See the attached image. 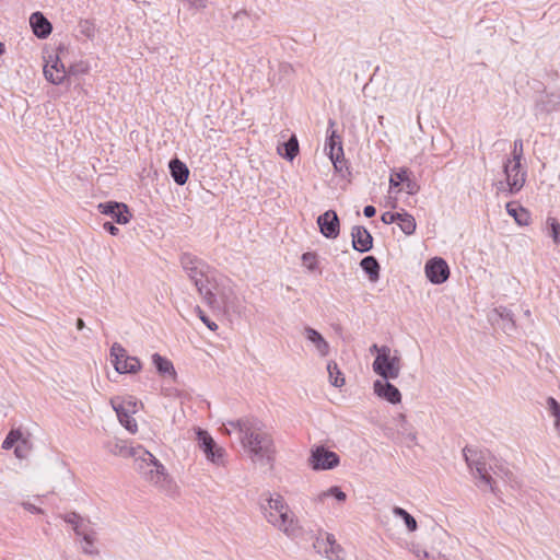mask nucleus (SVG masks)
Segmentation results:
<instances>
[{"label": "nucleus", "instance_id": "obj_1", "mask_svg": "<svg viewBox=\"0 0 560 560\" xmlns=\"http://www.w3.org/2000/svg\"><path fill=\"white\" fill-rule=\"evenodd\" d=\"M237 429L243 448L253 463L270 465L273 462L276 447L272 436L264 429L260 420L244 418L230 422Z\"/></svg>", "mask_w": 560, "mask_h": 560}, {"label": "nucleus", "instance_id": "obj_2", "mask_svg": "<svg viewBox=\"0 0 560 560\" xmlns=\"http://www.w3.org/2000/svg\"><path fill=\"white\" fill-rule=\"evenodd\" d=\"M463 455L472 475L478 478L477 486L489 488L494 494H498L495 478L510 481L511 470L506 464L494 457L489 451H477L466 446Z\"/></svg>", "mask_w": 560, "mask_h": 560}, {"label": "nucleus", "instance_id": "obj_3", "mask_svg": "<svg viewBox=\"0 0 560 560\" xmlns=\"http://www.w3.org/2000/svg\"><path fill=\"white\" fill-rule=\"evenodd\" d=\"M180 265L189 280L195 284L199 295L207 305L215 304L214 285L212 284L210 266L197 256L184 253Z\"/></svg>", "mask_w": 560, "mask_h": 560}, {"label": "nucleus", "instance_id": "obj_4", "mask_svg": "<svg viewBox=\"0 0 560 560\" xmlns=\"http://www.w3.org/2000/svg\"><path fill=\"white\" fill-rule=\"evenodd\" d=\"M261 511L269 524L288 537H295L300 532L299 522L281 495L269 497L261 504Z\"/></svg>", "mask_w": 560, "mask_h": 560}, {"label": "nucleus", "instance_id": "obj_5", "mask_svg": "<svg viewBox=\"0 0 560 560\" xmlns=\"http://www.w3.org/2000/svg\"><path fill=\"white\" fill-rule=\"evenodd\" d=\"M372 368L381 378L396 380L400 374V358L397 354L392 355V349L388 346H382Z\"/></svg>", "mask_w": 560, "mask_h": 560}, {"label": "nucleus", "instance_id": "obj_6", "mask_svg": "<svg viewBox=\"0 0 560 560\" xmlns=\"http://www.w3.org/2000/svg\"><path fill=\"white\" fill-rule=\"evenodd\" d=\"M112 363L119 374L137 373L141 369L138 358L127 354L126 349L118 342H114L110 348Z\"/></svg>", "mask_w": 560, "mask_h": 560}, {"label": "nucleus", "instance_id": "obj_7", "mask_svg": "<svg viewBox=\"0 0 560 560\" xmlns=\"http://www.w3.org/2000/svg\"><path fill=\"white\" fill-rule=\"evenodd\" d=\"M308 462L314 470H329L339 465L340 458L337 453L320 445L311 451Z\"/></svg>", "mask_w": 560, "mask_h": 560}, {"label": "nucleus", "instance_id": "obj_8", "mask_svg": "<svg viewBox=\"0 0 560 560\" xmlns=\"http://www.w3.org/2000/svg\"><path fill=\"white\" fill-rule=\"evenodd\" d=\"M197 441L208 460L217 465L223 464L225 450L219 446L207 431L198 429Z\"/></svg>", "mask_w": 560, "mask_h": 560}, {"label": "nucleus", "instance_id": "obj_9", "mask_svg": "<svg viewBox=\"0 0 560 560\" xmlns=\"http://www.w3.org/2000/svg\"><path fill=\"white\" fill-rule=\"evenodd\" d=\"M124 451L132 457H135L136 462V470L143 476L144 471H148L150 468H155L160 465H162L153 454H151L149 451L142 448L141 446L137 448H126L120 447L119 451H114L115 454H124Z\"/></svg>", "mask_w": 560, "mask_h": 560}, {"label": "nucleus", "instance_id": "obj_10", "mask_svg": "<svg viewBox=\"0 0 560 560\" xmlns=\"http://www.w3.org/2000/svg\"><path fill=\"white\" fill-rule=\"evenodd\" d=\"M503 172L506 178L508 190L510 195L517 194L525 185L527 173L521 165V168H514V163L509 159L503 163Z\"/></svg>", "mask_w": 560, "mask_h": 560}, {"label": "nucleus", "instance_id": "obj_11", "mask_svg": "<svg viewBox=\"0 0 560 560\" xmlns=\"http://www.w3.org/2000/svg\"><path fill=\"white\" fill-rule=\"evenodd\" d=\"M208 306L211 310L223 311L226 313L231 312L240 314L242 311L240 299L231 288H224L218 294L215 293V304Z\"/></svg>", "mask_w": 560, "mask_h": 560}, {"label": "nucleus", "instance_id": "obj_12", "mask_svg": "<svg viewBox=\"0 0 560 560\" xmlns=\"http://www.w3.org/2000/svg\"><path fill=\"white\" fill-rule=\"evenodd\" d=\"M317 225L325 237L335 240L339 236L340 221L336 211L327 210L323 214L318 215Z\"/></svg>", "mask_w": 560, "mask_h": 560}, {"label": "nucleus", "instance_id": "obj_13", "mask_svg": "<svg viewBox=\"0 0 560 560\" xmlns=\"http://www.w3.org/2000/svg\"><path fill=\"white\" fill-rule=\"evenodd\" d=\"M425 275L435 284L445 282L450 277V268L443 258L434 257L425 264Z\"/></svg>", "mask_w": 560, "mask_h": 560}, {"label": "nucleus", "instance_id": "obj_14", "mask_svg": "<svg viewBox=\"0 0 560 560\" xmlns=\"http://www.w3.org/2000/svg\"><path fill=\"white\" fill-rule=\"evenodd\" d=\"M97 209L102 214L109 215L118 224L128 223L131 217L128 207L122 202H102L98 203Z\"/></svg>", "mask_w": 560, "mask_h": 560}, {"label": "nucleus", "instance_id": "obj_15", "mask_svg": "<svg viewBox=\"0 0 560 560\" xmlns=\"http://www.w3.org/2000/svg\"><path fill=\"white\" fill-rule=\"evenodd\" d=\"M112 405L117 413L120 424L125 427L130 433H136L138 431V424L135 418L130 415L131 412L136 411V402L128 401L116 404L114 400H112Z\"/></svg>", "mask_w": 560, "mask_h": 560}, {"label": "nucleus", "instance_id": "obj_16", "mask_svg": "<svg viewBox=\"0 0 560 560\" xmlns=\"http://www.w3.org/2000/svg\"><path fill=\"white\" fill-rule=\"evenodd\" d=\"M50 60L44 66V75L55 85L62 84L67 79V70L58 56H50Z\"/></svg>", "mask_w": 560, "mask_h": 560}, {"label": "nucleus", "instance_id": "obj_17", "mask_svg": "<svg viewBox=\"0 0 560 560\" xmlns=\"http://www.w3.org/2000/svg\"><path fill=\"white\" fill-rule=\"evenodd\" d=\"M373 390L376 396L388 401L389 404L396 405L401 401V394L399 389L389 383V380H376L373 383Z\"/></svg>", "mask_w": 560, "mask_h": 560}, {"label": "nucleus", "instance_id": "obj_18", "mask_svg": "<svg viewBox=\"0 0 560 560\" xmlns=\"http://www.w3.org/2000/svg\"><path fill=\"white\" fill-rule=\"evenodd\" d=\"M142 478L164 491H171L173 488V481L163 465L144 471Z\"/></svg>", "mask_w": 560, "mask_h": 560}, {"label": "nucleus", "instance_id": "obj_19", "mask_svg": "<svg viewBox=\"0 0 560 560\" xmlns=\"http://www.w3.org/2000/svg\"><path fill=\"white\" fill-rule=\"evenodd\" d=\"M335 126V121L332 119H329V128H328V140L326 143V149H329V156L330 160L336 167V170H339L338 163H340V158L343 156V150H342V143L340 140V137L337 135L336 130L332 129Z\"/></svg>", "mask_w": 560, "mask_h": 560}, {"label": "nucleus", "instance_id": "obj_20", "mask_svg": "<svg viewBox=\"0 0 560 560\" xmlns=\"http://www.w3.org/2000/svg\"><path fill=\"white\" fill-rule=\"evenodd\" d=\"M352 247L360 252H370L373 247V237L366 228L354 225L351 230Z\"/></svg>", "mask_w": 560, "mask_h": 560}, {"label": "nucleus", "instance_id": "obj_21", "mask_svg": "<svg viewBox=\"0 0 560 560\" xmlns=\"http://www.w3.org/2000/svg\"><path fill=\"white\" fill-rule=\"evenodd\" d=\"M314 547L318 552L325 553L330 560H340L342 558V548L336 544L334 535L327 534L325 539L317 538Z\"/></svg>", "mask_w": 560, "mask_h": 560}, {"label": "nucleus", "instance_id": "obj_22", "mask_svg": "<svg viewBox=\"0 0 560 560\" xmlns=\"http://www.w3.org/2000/svg\"><path fill=\"white\" fill-rule=\"evenodd\" d=\"M30 24L32 26L33 33L38 38H46L50 35L52 31L51 23L45 18L42 12H34L30 18Z\"/></svg>", "mask_w": 560, "mask_h": 560}, {"label": "nucleus", "instance_id": "obj_23", "mask_svg": "<svg viewBox=\"0 0 560 560\" xmlns=\"http://www.w3.org/2000/svg\"><path fill=\"white\" fill-rule=\"evenodd\" d=\"M304 336L312 345H314L316 351L320 357L328 355L330 347L320 332L307 326L304 328Z\"/></svg>", "mask_w": 560, "mask_h": 560}, {"label": "nucleus", "instance_id": "obj_24", "mask_svg": "<svg viewBox=\"0 0 560 560\" xmlns=\"http://www.w3.org/2000/svg\"><path fill=\"white\" fill-rule=\"evenodd\" d=\"M171 175L177 185L186 184L189 170L187 165L178 159H172L168 163Z\"/></svg>", "mask_w": 560, "mask_h": 560}, {"label": "nucleus", "instance_id": "obj_25", "mask_svg": "<svg viewBox=\"0 0 560 560\" xmlns=\"http://www.w3.org/2000/svg\"><path fill=\"white\" fill-rule=\"evenodd\" d=\"M62 518L66 523L72 526L77 536L81 534L86 536L84 530L91 526L89 521H84V518L75 512H70L63 515Z\"/></svg>", "mask_w": 560, "mask_h": 560}, {"label": "nucleus", "instance_id": "obj_26", "mask_svg": "<svg viewBox=\"0 0 560 560\" xmlns=\"http://www.w3.org/2000/svg\"><path fill=\"white\" fill-rule=\"evenodd\" d=\"M278 153L288 161L293 159L299 153V142L295 136H292L288 141L278 145Z\"/></svg>", "mask_w": 560, "mask_h": 560}, {"label": "nucleus", "instance_id": "obj_27", "mask_svg": "<svg viewBox=\"0 0 560 560\" xmlns=\"http://www.w3.org/2000/svg\"><path fill=\"white\" fill-rule=\"evenodd\" d=\"M363 271L369 276V279L373 282L380 278V264L374 256H366L360 262Z\"/></svg>", "mask_w": 560, "mask_h": 560}, {"label": "nucleus", "instance_id": "obj_28", "mask_svg": "<svg viewBox=\"0 0 560 560\" xmlns=\"http://www.w3.org/2000/svg\"><path fill=\"white\" fill-rule=\"evenodd\" d=\"M152 362L160 374H162V375L168 374L173 377L176 376V371L174 369V365L168 359L160 355L159 353H154L152 355Z\"/></svg>", "mask_w": 560, "mask_h": 560}, {"label": "nucleus", "instance_id": "obj_29", "mask_svg": "<svg viewBox=\"0 0 560 560\" xmlns=\"http://www.w3.org/2000/svg\"><path fill=\"white\" fill-rule=\"evenodd\" d=\"M84 532L86 533V536L84 534L79 535L80 537H82L83 540L82 551L91 556L98 555V550L94 548V541L96 538L95 530L90 526Z\"/></svg>", "mask_w": 560, "mask_h": 560}, {"label": "nucleus", "instance_id": "obj_30", "mask_svg": "<svg viewBox=\"0 0 560 560\" xmlns=\"http://www.w3.org/2000/svg\"><path fill=\"white\" fill-rule=\"evenodd\" d=\"M399 215L400 217L397 219V222H398L400 230L406 235H412L417 228V223H416L413 215H411L410 213H408L406 211L399 212Z\"/></svg>", "mask_w": 560, "mask_h": 560}, {"label": "nucleus", "instance_id": "obj_31", "mask_svg": "<svg viewBox=\"0 0 560 560\" xmlns=\"http://www.w3.org/2000/svg\"><path fill=\"white\" fill-rule=\"evenodd\" d=\"M327 372L329 382L335 387H341L345 384V377L335 361H329L327 364Z\"/></svg>", "mask_w": 560, "mask_h": 560}, {"label": "nucleus", "instance_id": "obj_32", "mask_svg": "<svg viewBox=\"0 0 560 560\" xmlns=\"http://www.w3.org/2000/svg\"><path fill=\"white\" fill-rule=\"evenodd\" d=\"M506 211L511 217H513L515 219L517 224H520V225L528 224L529 214L524 208L516 207L512 202H509L506 205Z\"/></svg>", "mask_w": 560, "mask_h": 560}, {"label": "nucleus", "instance_id": "obj_33", "mask_svg": "<svg viewBox=\"0 0 560 560\" xmlns=\"http://www.w3.org/2000/svg\"><path fill=\"white\" fill-rule=\"evenodd\" d=\"M393 513L395 516L401 517L404 520L405 525L409 532H415L418 528L416 518L411 514H409L405 509L395 506L393 509Z\"/></svg>", "mask_w": 560, "mask_h": 560}, {"label": "nucleus", "instance_id": "obj_34", "mask_svg": "<svg viewBox=\"0 0 560 560\" xmlns=\"http://www.w3.org/2000/svg\"><path fill=\"white\" fill-rule=\"evenodd\" d=\"M397 178L402 180L405 184V189L409 195H415L419 191L420 186L408 176V171L406 168H401L399 172L396 173Z\"/></svg>", "mask_w": 560, "mask_h": 560}, {"label": "nucleus", "instance_id": "obj_35", "mask_svg": "<svg viewBox=\"0 0 560 560\" xmlns=\"http://www.w3.org/2000/svg\"><path fill=\"white\" fill-rule=\"evenodd\" d=\"M328 497H334L339 502H345L347 499V494L338 486H332L328 490L320 492L317 495V500L323 502Z\"/></svg>", "mask_w": 560, "mask_h": 560}, {"label": "nucleus", "instance_id": "obj_36", "mask_svg": "<svg viewBox=\"0 0 560 560\" xmlns=\"http://www.w3.org/2000/svg\"><path fill=\"white\" fill-rule=\"evenodd\" d=\"M395 421H396L398 430L402 434H406L411 441L416 440V434L411 432V427L408 423L407 418L404 413H399L396 417Z\"/></svg>", "mask_w": 560, "mask_h": 560}, {"label": "nucleus", "instance_id": "obj_37", "mask_svg": "<svg viewBox=\"0 0 560 560\" xmlns=\"http://www.w3.org/2000/svg\"><path fill=\"white\" fill-rule=\"evenodd\" d=\"M523 155V141L522 139H516L514 141L512 158L510 159L514 163V168H521Z\"/></svg>", "mask_w": 560, "mask_h": 560}, {"label": "nucleus", "instance_id": "obj_38", "mask_svg": "<svg viewBox=\"0 0 560 560\" xmlns=\"http://www.w3.org/2000/svg\"><path fill=\"white\" fill-rule=\"evenodd\" d=\"M31 450H32L31 442L27 439L22 438V440L16 444V446L14 448V454L18 458L25 459L30 455Z\"/></svg>", "mask_w": 560, "mask_h": 560}, {"label": "nucleus", "instance_id": "obj_39", "mask_svg": "<svg viewBox=\"0 0 560 560\" xmlns=\"http://www.w3.org/2000/svg\"><path fill=\"white\" fill-rule=\"evenodd\" d=\"M23 435L20 430H11L2 443L3 450H10L22 440Z\"/></svg>", "mask_w": 560, "mask_h": 560}, {"label": "nucleus", "instance_id": "obj_40", "mask_svg": "<svg viewBox=\"0 0 560 560\" xmlns=\"http://www.w3.org/2000/svg\"><path fill=\"white\" fill-rule=\"evenodd\" d=\"M302 262H303V266L308 271H316L318 269V260H317V255L315 253H312V252L304 253L302 255Z\"/></svg>", "mask_w": 560, "mask_h": 560}, {"label": "nucleus", "instance_id": "obj_41", "mask_svg": "<svg viewBox=\"0 0 560 560\" xmlns=\"http://www.w3.org/2000/svg\"><path fill=\"white\" fill-rule=\"evenodd\" d=\"M80 33L88 38H93L95 35V25L89 20H82L79 22Z\"/></svg>", "mask_w": 560, "mask_h": 560}, {"label": "nucleus", "instance_id": "obj_42", "mask_svg": "<svg viewBox=\"0 0 560 560\" xmlns=\"http://www.w3.org/2000/svg\"><path fill=\"white\" fill-rule=\"evenodd\" d=\"M195 312L197 313L198 317L200 318V320L212 331L217 330L218 329V325L211 320L206 314L205 312L199 307V306H196L195 307Z\"/></svg>", "mask_w": 560, "mask_h": 560}, {"label": "nucleus", "instance_id": "obj_43", "mask_svg": "<svg viewBox=\"0 0 560 560\" xmlns=\"http://www.w3.org/2000/svg\"><path fill=\"white\" fill-rule=\"evenodd\" d=\"M501 317L504 322L503 329L506 332L512 331L515 328V323L512 313L504 310V312L501 313Z\"/></svg>", "mask_w": 560, "mask_h": 560}, {"label": "nucleus", "instance_id": "obj_44", "mask_svg": "<svg viewBox=\"0 0 560 560\" xmlns=\"http://www.w3.org/2000/svg\"><path fill=\"white\" fill-rule=\"evenodd\" d=\"M547 407L555 420L560 419V404L553 397L547 399Z\"/></svg>", "mask_w": 560, "mask_h": 560}, {"label": "nucleus", "instance_id": "obj_45", "mask_svg": "<svg viewBox=\"0 0 560 560\" xmlns=\"http://www.w3.org/2000/svg\"><path fill=\"white\" fill-rule=\"evenodd\" d=\"M548 222L550 224V230H551V236L553 238V242L556 244H559L560 243V224L559 222L553 219V218H549L548 219Z\"/></svg>", "mask_w": 560, "mask_h": 560}, {"label": "nucleus", "instance_id": "obj_46", "mask_svg": "<svg viewBox=\"0 0 560 560\" xmlns=\"http://www.w3.org/2000/svg\"><path fill=\"white\" fill-rule=\"evenodd\" d=\"M399 212H384L381 217V220L384 224H392L394 222H397V219L399 218Z\"/></svg>", "mask_w": 560, "mask_h": 560}, {"label": "nucleus", "instance_id": "obj_47", "mask_svg": "<svg viewBox=\"0 0 560 560\" xmlns=\"http://www.w3.org/2000/svg\"><path fill=\"white\" fill-rule=\"evenodd\" d=\"M88 71V67L83 63L74 65L69 68L67 71V78L71 74H79V73H85Z\"/></svg>", "mask_w": 560, "mask_h": 560}, {"label": "nucleus", "instance_id": "obj_48", "mask_svg": "<svg viewBox=\"0 0 560 560\" xmlns=\"http://www.w3.org/2000/svg\"><path fill=\"white\" fill-rule=\"evenodd\" d=\"M22 505H23V508L26 511H28L31 513H34V514H42V513H44V511L40 508H38V506H36V505H34V504H32L30 502H24Z\"/></svg>", "mask_w": 560, "mask_h": 560}, {"label": "nucleus", "instance_id": "obj_49", "mask_svg": "<svg viewBox=\"0 0 560 560\" xmlns=\"http://www.w3.org/2000/svg\"><path fill=\"white\" fill-rule=\"evenodd\" d=\"M103 228L106 232H108L110 235H117L119 232V229L114 225L112 222H105L103 224Z\"/></svg>", "mask_w": 560, "mask_h": 560}, {"label": "nucleus", "instance_id": "obj_50", "mask_svg": "<svg viewBox=\"0 0 560 560\" xmlns=\"http://www.w3.org/2000/svg\"><path fill=\"white\" fill-rule=\"evenodd\" d=\"M375 213H376V209L373 206H365L364 209H363V214L366 218H372V217L375 215Z\"/></svg>", "mask_w": 560, "mask_h": 560}, {"label": "nucleus", "instance_id": "obj_51", "mask_svg": "<svg viewBox=\"0 0 560 560\" xmlns=\"http://www.w3.org/2000/svg\"><path fill=\"white\" fill-rule=\"evenodd\" d=\"M401 183H402V180H400L399 178H397L396 173H395L394 175H392V176H390V178H389V186H390V188H396V187H398Z\"/></svg>", "mask_w": 560, "mask_h": 560}, {"label": "nucleus", "instance_id": "obj_52", "mask_svg": "<svg viewBox=\"0 0 560 560\" xmlns=\"http://www.w3.org/2000/svg\"><path fill=\"white\" fill-rule=\"evenodd\" d=\"M497 189L498 191H502V192H508L509 194V188H508V185H506V180L505 182H499L497 184Z\"/></svg>", "mask_w": 560, "mask_h": 560}, {"label": "nucleus", "instance_id": "obj_53", "mask_svg": "<svg viewBox=\"0 0 560 560\" xmlns=\"http://www.w3.org/2000/svg\"><path fill=\"white\" fill-rule=\"evenodd\" d=\"M243 19H247L246 11H240V12L235 13L234 20H243Z\"/></svg>", "mask_w": 560, "mask_h": 560}, {"label": "nucleus", "instance_id": "obj_54", "mask_svg": "<svg viewBox=\"0 0 560 560\" xmlns=\"http://www.w3.org/2000/svg\"><path fill=\"white\" fill-rule=\"evenodd\" d=\"M381 349H382V346H381V347H378L376 343H374V345H372V346L370 347V352H371V353L376 352V355H377V354H380Z\"/></svg>", "mask_w": 560, "mask_h": 560}, {"label": "nucleus", "instance_id": "obj_55", "mask_svg": "<svg viewBox=\"0 0 560 560\" xmlns=\"http://www.w3.org/2000/svg\"><path fill=\"white\" fill-rule=\"evenodd\" d=\"M75 325L79 330H82L85 327V324L82 318H78Z\"/></svg>", "mask_w": 560, "mask_h": 560}, {"label": "nucleus", "instance_id": "obj_56", "mask_svg": "<svg viewBox=\"0 0 560 560\" xmlns=\"http://www.w3.org/2000/svg\"><path fill=\"white\" fill-rule=\"evenodd\" d=\"M555 429L558 433V436L560 438V418L555 420Z\"/></svg>", "mask_w": 560, "mask_h": 560}, {"label": "nucleus", "instance_id": "obj_57", "mask_svg": "<svg viewBox=\"0 0 560 560\" xmlns=\"http://www.w3.org/2000/svg\"><path fill=\"white\" fill-rule=\"evenodd\" d=\"M4 52V46L2 43H0V55H2Z\"/></svg>", "mask_w": 560, "mask_h": 560}]
</instances>
